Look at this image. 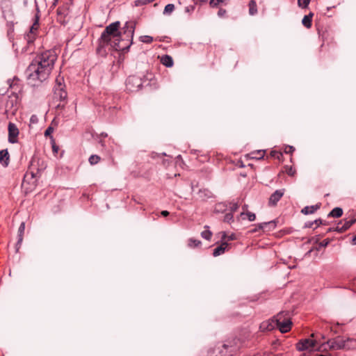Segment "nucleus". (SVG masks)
<instances>
[{
	"label": "nucleus",
	"instance_id": "obj_1",
	"mask_svg": "<svg viewBox=\"0 0 356 356\" xmlns=\"http://www.w3.org/2000/svg\"><path fill=\"white\" fill-rule=\"evenodd\" d=\"M57 54L50 49L38 54L26 69L28 83L32 86H38L45 81L52 71Z\"/></svg>",
	"mask_w": 356,
	"mask_h": 356
},
{
	"label": "nucleus",
	"instance_id": "obj_2",
	"mask_svg": "<svg viewBox=\"0 0 356 356\" xmlns=\"http://www.w3.org/2000/svg\"><path fill=\"white\" fill-rule=\"evenodd\" d=\"M120 25V22L117 21L111 23L106 27L99 38L101 45L104 46L110 44L117 51L124 50L126 48L129 47L132 42L129 44L127 43L125 45H122L120 44L121 41H123L124 39L121 38L122 33L119 31ZM135 28L136 24L134 22H127L125 23L123 27V35L127 38L128 41H132Z\"/></svg>",
	"mask_w": 356,
	"mask_h": 356
},
{
	"label": "nucleus",
	"instance_id": "obj_3",
	"mask_svg": "<svg viewBox=\"0 0 356 356\" xmlns=\"http://www.w3.org/2000/svg\"><path fill=\"white\" fill-rule=\"evenodd\" d=\"M242 346V341L237 337L229 338L218 344L209 352L208 356H234Z\"/></svg>",
	"mask_w": 356,
	"mask_h": 356
},
{
	"label": "nucleus",
	"instance_id": "obj_4",
	"mask_svg": "<svg viewBox=\"0 0 356 356\" xmlns=\"http://www.w3.org/2000/svg\"><path fill=\"white\" fill-rule=\"evenodd\" d=\"M327 347L329 350H333L353 349L356 348V341L351 338L344 339L342 337L338 336L327 340L326 343H321L317 350L319 351L326 350Z\"/></svg>",
	"mask_w": 356,
	"mask_h": 356
},
{
	"label": "nucleus",
	"instance_id": "obj_5",
	"mask_svg": "<svg viewBox=\"0 0 356 356\" xmlns=\"http://www.w3.org/2000/svg\"><path fill=\"white\" fill-rule=\"evenodd\" d=\"M67 102V92L65 90L64 78L58 76L54 86L53 103L57 110H63Z\"/></svg>",
	"mask_w": 356,
	"mask_h": 356
},
{
	"label": "nucleus",
	"instance_id": "obj_6",
	"mask_svg": "<svg viewBox=\"0 0 356 356\" xmlns=\"http://www.w3.org/2000/svg\"><path fill=\"white\" fill-rule=\"evenodd\" d=\"M277 327L282 333H286L291 329L292 321L288 312H281L275 316Z\"/></svg>",
	"mask_w": 356,
	"mask_h": 356
},
{
	"label": "nucleus",
	"instance_id": "obj_7",
	"mask_svg": "<svg viewBox=\"0 0 356 356\" xmlns=\"http://www.w3.org/2000/svg\"><path fill=\"white\" fill-rule=\"evenodd\" d=\"M311 337L312 338L315 337V339H305L299 341L296 343V348L300 351H303L306 350H313L317 346L319 347L321 344L317 336L314 334H312Z\"/></svg>",
	"mask_w": 356,
	"mask_h": 356
},
{
	"label": "nucleus",
	"instance_id": "obj_8",
	"mask_svg": "<svg viewBox=\"0 0 356 356\" xmlns=\"http://www.w3.org/2000/svg\"><path fill=\"white\" fill-rule=\"evenodd\" d=\"M70 3L67 2L59 6L56 10V21L62 25H65L71 19L70 15Z\"/></svg>",
	"mask_w": 356,
	"mask_h": 356
},
{
	"label": "nucleus",
	"instance_id": "obj_9",
	"mask_svg": "<svg viewBox=\"0 0 356 356\" xmlns=\"http://www.w3.org/2000/svg\"><path fill=\"white\" fill-rule=\"evenodd\" d=\"M142 85L141 79L137 76H129L126 81V88L130 92L138 91Z\"/></svg>",
	"mask_w": 356,
	"mask_h": 356
},
{
	"label": "nucleus",
	"instance_id": "obj_10",
	"mask_svg": "<svg viewBox=\"0 0 356 356\" xmlns=\"http://www.w3.org/2000/svg\"><path fill=\"white\" fill-rule=\"evenodd\" d=\"M355 222L356 218H355L350 220H344V222L341 220L337 223V227H334V230L339 233H343L348 230Z\"/></svg>",
	"mask_w": 356,
	"mask_h": 356
},
{
	"label": "nucleus",
	"instance_id": "obj_11",
	"mask_svg": "<svg viewBox=\"0 0 356 356\" xmlns=\"http://www.w3.org/2000/svg\"><path fill=\"white\" fill-rule=\"evenodd\" d=\"M276 227V223L275 221H269L266 222L259 223L256 225L255 228L249 231L250 233L253 234L259 230H263L264 232L266 228H268L267 231L273 230Z\"/></svg>",
	"mask_w": 356,
	"mask_h": 356
},
{
	"label": "nucleus",
	"instance_id": "obj_12",
	"mask_svg": "<svg viewBox=\"0 0 356 356\" xmlns=\"http://www.w3.org/2000/svg\"><path fill=\"white\" fill-rule=\"evenodd\" d=\"M19 130L17 126L12 122L8 124V141L11 143H15L17 141Z\"/></svg>",
	"mask_w": 356,
	"mask_h": 356
},
{
	"label": "nucleus",
	"instance_id": "obj_13",
	"mask_svg": "<svg viewBox=\"0 0 356 356\" xmlns=\"http://www.w3.org/2000/svg\"><path fill=\"white\" fill-rule=\"evenodd\" d=\"M39 29V16L35 15V22L30 29V33L26 35L28 44L33 43L35 40V33Z\"/></svg>",
	"mask_w": 356,
	"mask_h": 356
},
{
	"label": "nucleus",
	"instance_id": "obj_14",
	"mask_svg": "<svg viewBox=\"0 0 356 356\" xmlns=\"http://www.w3.org/2000/svg\"><path fill=\"white\" fill-rule=\"evenodd\" d=\"M284 188L275 191L269 197L268 205L271 207L277 205V203L284 195Z\"/></svg>",
	"mask_w": 356,
	"mask_h": 356
},
{
	"label": "nucleus",
	"instance_id": "obj_15",
	"mask_svg": "<svg viewBox=\"0 0 356 356\" xmlns=\"http://www.w3.org/2000/svg\"><path fill=\"white\" fill-rule=\"evenodd\" d=\"M275 327H277V322L275 321V316L273 317V318L270 319L268 321L263 322L261 325L260 328L263 330H268L271 331L274 330Z\"/></svg>",
	"mask_w": 356,
	"mask_h": 356
},
{
	"label": "nucleus",
	"instance_id": "obj_16",
	"mask_svg": "<svg viewBox=\"0 0 356 356\" xmlns=\"http://www.w3.org/2000/svg\"><path fill=\"white\" fill-rule=\"evenodd\" d=\"M245 219H248L249 221L252 222L254 221L256 219V215L255 213L250 212L249 211H242L239 216L236 218V220L238 221H240L241 220H244Z\"/></svg>",
	"mask_w": 356,
	"mask_h": 356
},
{
	"label": "nucleus",
	"instance_id": "obj_17",
	"mask_svg": "<svg viewBox=\"0 0 356 356\" xmlns=\"http://www.w3.org/2000/svg\"><path fill=\"white\" fill-rule=\"evenodd\" d=\"M321 207V204H316L312 206H307L301 210V213L305 215L312 214Z\"/></svg>",
	"mask_w": 356,
	"mask_h": 356
},
{
	"label": "nucleus",
	"instance_id": "obj_18",
	"mask_svg": "<svg viewBox=\"0 0 356 356\" xmlns=\"http://www.w3.org/2000/svg\"><path fill=\"white\" fill-rule=\"evenodd\" d=\"M265 150H257L250 152L248 156L252 159H262L264 157Z\"/></svg>",
	"mask_w": 356,
	"mask_h": 356
},
{
	"label": "nucleus",
	"instance_id": "obj_19",
	"mask_svg": "<svg viewBox=\"0 0 356 356\" xmlns=\"http://www.w3.org/2000/svg\"><path fill=\"white\" fill-rule=\"evenodd\" d=\"M9 161V154L7 149H2L0 151V162L4 165L7 166Z\"/></svg>",
	"mask_w": 356,
	"mask_h": 356
},
{
	"label": "nucleus",
	"instance_id": "obj_20",
	"mask_svg": "<svg viewBox=\"0 0 356 356\" xmlns=\"http://www.w3.org/2000/svg\"><path fill=\"white\" fill-rule=\"evenodd\" d=\"M35 162V160H33L31 161V164L29 167V171L26 173V175L24 176V179H29V177L31 178H34V177H37V175L39 173V172L38 170H37L36 172H34V163Z\"/></svg>",
	"mask_w": 356,
	"mask_h": 356
},
{
	"label": "nucleus",
	"instance_id": "obj_21",
	"mask_svg": "<svg viewBox=\"0 0 356 356\" xmlns=\"http://www.w3.org/2000/svg\"><path fill=\"white\" fill-rule=\"evenodd\" d=\"M228 246L227 243L224 242L220 245L213 250V255L214 257L219 256L225 252V249Z\"/></svg>",
	"mask_w": 356,
	"mask_h": 356
},
{
	"label": "nucleus",
	"instance_id": "obj_22",
	"mask_svg": "<svg viewBox=\"0 0 356 356\" xmlns=\"http://www.w3.org/2000/svg\"><path fill=\"white\" fill-rule=\"evenodd\" d=\"M161 63L167 67H170L173 65L172 58L169 55H164L161 58Z\"/></svg>",
	"mask_w": 356,
	"mask_h": 356
},
{
	"label": "nucleus",
	"instance_id": "obj_23",
	"mask_svg": "<svg viewBox=\"0 0 356 356\" xmlns=\"http://www.w3.org/2000/svg\"><path fill=\"white\" fill-rule=\"evenodd\" d=\"M313 15L314 14L312 13H309L308 15H305L302 20V24L307 29H309L312 26Z\"/></svg>",
	"mask_w": 356,
	"mask_h": 356
},
{
	"label": "nucleus",
	"instance_id": "obj_24",
	"mask_svg": "<svg viewBox=\"0 0 356 356\" xmlns=\"http://www.w3.org/2000/svg\"><path fill=\"white\" fill-rule=\"evenodd\" d=\"M25 231V223L22 222L18 229V241L17 243V245H20L22 241H23V236Z\"/></svg>",
	"mask_w": 356,
	"mask_h": 356
},
{
	"label": "nucleus",
	"instance_id": "obj_25",
	"mask_svg": "<svg viewBox=\"0 0 356 356\" xmlns=\"http://www.w3.org/2000/svg\"><path fill=\"white\" fill-rule=\"evenodd\" d=\"M343 215V210L340 207L334 208L328 214V217L339 218Z\"/></svg>",
	"mask_w": 356,
	"mask_h": 356
},
{
	"label": "nucleus",
	"instance_id": "obj_26",
	"mask_svg": "<svg viewBox=\"0 0 356 356\" xmlns=\"http://www.w3.org/2000/svg\"><path fill=\"white\" fill-rule=\"evenodd\" d=\"M249 13L254 15L257 13V6L255 0H250L248 3Z\"/></svg>",
	"mask_w": 356,
	"mask_h": 356
},
{
	"label": "nucleus",
	"instance_id": "obj_27",
	"mask_svg": "<svg viewBox=\"0 0 356 356\" xmlns=\"http://www.w3.org/2000/svg\"><path fill=\"white\" fill-rule=\"evenodd\" d=\"M100 160H101L100 156L97 154L91 155L88 159L89 163L91 165H95V164L98 163L100 161Z\"/></svg>",
	"mask_w": 356,
	"mask_h": 356
},
{
	"label": "nucleus",
	"instance_id": "obj_28",
	"mask_svg": "<svg viewBox=\"0 0 356 356\" xmlns=\"http://www.w3.org/2000/svg\"><path fill=\"white\" fill-rule=\"evenodd\" d=\"M227 207V204H225V203H223V202L218 203L216 205L215 211L216 212L222 213L223 211H225L226 210Z\"/></svg>",
	"mask_w": 356,
	"mask_h": 356
},
{
	"label": "nucleus",
	"instance_id": "obj_29",
	"mask_svg": "<svg viewBox=\"0 0 356 356\" xmlns=\"http://www.w3.org/2000/svg\"><path fill=\"white\" fill-rule=\"evenodd\" d=\"M17 99V95H14L13 97H9V99L6 102V111H8L7 108L10 106V108H12L14 106V103H16Z\"/></svg>",
	"mask_w": 356,
	"mask_h": 356
},
{
	"label": "nucleus",
	"instance_id": "obj_30",
	"mask_svg": "<svg viewBox=\"0 0 356 356\" xmlns=\"http://www.w3.org/2000/svg\"><path fill=\"white\" fill-rule=\"evenodd\" d=\"M229 207L230 213H233L234 212L238 210V209L239 208V204L238 202H229Z\"/></svg>",
	"mask_w": 356,
	"mask_h": 356
},
{
	"label": "nucleus",
	"instance_id": "obj_31",
	"mask_svg": "<svg viewBox=\"0 0 356 356\" xmlns=\"http://www.w3.org/2000/svg\"><path fill=\"white\" fill-rule=\"evenodd\" d=\"M201 244V241L197 239L190 238L188 240V245L190 248H196Z\"/></svg>",
	"mask_w": 356,
	"mask_h": 356
},
{
	"label": "nucleus",
	"instance_id": "obj_32",
	"mask_svg": "<svg viewBox=\"0 0 356 356\" xmlns=\"http://www.w3.org/2000/svg\"><path fill=\"white\" fill-rule=\"evenodd\" d=\"M322 220L317 219L312 222H308L305 224L306 227L311 228L313 227L314 225H316V227H318L321 224H322Z\"/></svg>",
	"mask_w": 356,
	"mask_h": 356
},
{
	"label": "nucleus",
	"instance_id": "obj_33",
	"mask_svg": "<svg viewBox=\"0 0 356 356\" xmlns=\"http://www.w3.org/2000/svg\"><path fill=\"white\" fill-rule=\"evenodd\" d=\"M223 221L225 222H227V223H232L234 222V216H233V213H227L224 216V218H223Z\"/></svg>",
	"mask_w": 356,
	"mask_h": 356
},
{
	"label": "nucleus",
	"instance_id": "obj_34",
	"mask_svg": "<svg viewBox=\"0 0 356 356\" xmlns=\"http://www.w3.org/2000/svg\"><path fill=\"white\" fill-rule=\"evenodd\" d=\"M285 172L289 176H294L296 173V170L292 166H286L285 167Z\"/></svg>",
	"mask_w": 356,
	"mask_h": 356
},
{
	"label": "nucleus",
	"instance_id": "obj_35",
	"mask_svg": "<svg viewBox=\"0 0 356 356\" xmlns=\"http://www.w3.org/2000/svg\"><path fill=\"white\" fill-rule=\"evenodd\" d=\"M270 156L273 158L280 160L282 157V153L278 151L273 150L270 152Z\"/></svg>",
	"mask_w": 356,
	"mask_h": 356
},
{
	"label": "nucleus",
	"instance_id": "obj_36",
	"mask_svg": "<svg viewBox=\"0 0 356 356\" xmlns=\"http://www.w3.org/2000/svg\"><path fill=\"white\" fill-rule=\"evenodd\" d=\"M175 10V5L169 3L165 6L164 14H170Z\"/></svg>",
	"mask_w": 356,
	"mask_h": 356
},
{
	"label": "nucleus",
	"instance_id": "obj_37",
	"mask_svg": "<svg viewBox=\"0 0 356 356\" xmlns=\"http://www.w3.org/2000/svg\"><path fill=\"white\" fill-rule=\"evenodd\" d=\"M201 236L207 240H210L212 236V232L210 230L207 229L202 232Z\"/></svg>",
	"mask_w": 356,
	"mask_h": 356
},
{
	"label": "nucleus",
	"instance_id": "obj_38",
	"mask_svg": "<svg viewBox=\"0 0 356 356\" xmlns=\"http://www.w3.org/2000/svg\"><path fill=\"white\" fill-rule=\"evenodd\" d=\"M140 41L144 43L149 44L152 42L153 38L149 35H143L140 37Z\"/></svg>",
	"mask_w": 356,
	"mask_h": 356
},
{
	"label": "nucleus",
	"instance_id": "obj_39",
	"mask_svg": "<svg viewBox=\"0 0 356 356\" xmlns=\"http://www.w3.org/2000/svg\"><path fill=\"white\" fill-rule=\"evenodd\" d=\"M222 2H224V0H210L209 6L212 8H216Z\"/></svg>",
	"mask_w": 356,
	"mask_h": 356
},
{
	"label": "nucleus",
	"instance_id": "obj_40",
	"mask_svg": "<svg viewBox=\"0 0 356 356\" xmlns=\"http://www.w3.org/2000/svg\"><path fill=\"white\" fill-rule=\"evenodd\" d=\"M51 140L52 151L54 154H57L59 150V147L58 145H56V144L55 143V140L54 139L53 136H51Z\"/></svg>",
	"mask_w": 356,
	"mask_h": 356
},
{
	"label": "nucleus",
	"instance_id": "obj_41",
	"mask_svg": "<svg viewBox=\"0 0 356 356\" xmlns=\"http://www.w3.org/2000/svg\"><path fill=\"white\" fill-rule=\"evenodd\" d=\"M310 2V0H298V6L302 8H307Z\"/></svg>",
	"mask_w": 356,
	"mask_h": 356
},
{
	"label": "nucleus",
	"instance_id": "obj_42",
	"mask_svg": "<svg viewBox=\"0 0 356 356\" xmlns=\"http://www.w3.org/2000/svg\"><path fill=\"white\" fill-rule=\"evenodd\" d=\"M284 151L286 154H292L295 151V148L293 146L287 145Z\"/></svg>",
	"mask_w": 356,
	"mask_h": 356
},
{
	"label": "nucleus",
	"instance_id": "obj_43",
	"mask_svg": "<svg viewBox=\"0 0 356 356\" xmlns=\"http://www.w3.org/2000/svg\"><path fill=\"white\" fill-rule=\"evenodd\" d=\"M54 131V128L51 126H49L44 131V136H49L51 138V134Z\"/></svg>",
	"mask_w": 356,
	"mask_h": 356
},
{
	"label": "nucleus",
	"instance_id": "obj_44",
	"mask_svg": "<svg viewBox=\"0 0 356 356\" xmlns=\"http://www.w3.org/2000/svg\"><path fill=\"white\" fill-rule=\"evenodd\" d=\"M330 241L331 240L330 238H326L319 243V247L325 248L330 243Z\"/></svg>",
	"mask_w": 356,
	"mask_h": 356
},
{
	"label": "nucleus",
	"instance_id": "obj_45",
	"mask_svg": "<svg viewBox=\"0 0 356 356\" xmlns=\"http://www.w3.org/2000/svg\"><path fill=\"white\" fill-rule=\"evenodd\" d=\"M227 13V10L224 8H220L218 12V15L220 17H224Z\"/></svg>",
	"mask_w": 356,
	"mask_h": 356
},
{
	"label": "nucleus",
	"instance_id": "obj_46",
	"mask_svg": "<svg viewBox=\"0 0 356 356\" xmlns=\"http://www.w3.org/2000/svg\"><path fill=\"white\" fill-rule=\"evenodd\" d=\"M195 6H188L186 7L185 11L186 13H191L195 10Z\"/></svg>",
	"mask_w": 356,
	"mask_h": 356
},
{
	"label": "nucleus",
	"instance_id": "obj_47",
	"mask_svg": "<svg viewBox=\"0 0 356 356\" xmlns=\"http://www.w3.org/2000/svg\"><path fill=\"white\" fill-rule=\"evenodd\" d=\"M19 79H14L13 81H12V83H10V87L11 88H13L15 85H17V83H15V81H18Z\"/></svg>",
	"mask_w": 356,
	"mask_h": 356
},
{
	"label": "nucleus",
	"instance_id": "obj_48",
	"mask_svg": "<svg viewBox=\"0 0 356 356\" xmlns=\"http://www.w3.org/2000/svg\"><path fill=\"white\" fill-rule=\"evenodd\" d=\"M99 143L101 144L102 147H105L106 145H105L104 139L101 138L99 140Z\"/></svg>",
	"mask_w": 356,
	"mask_h": 356
},
{
	"label": "nucleus",
	"instance_id": "obj_49",
	"mask_svg": "<svg viewBox=\"0 0 356 356\" xmlns=\"http://www.w3.org/2000/svg\"><path fill=\"white\" fill-rule=\"evenodd\" d=\"M161 215L163 216H168L169 215V212L168 211H162Z\"/></svg>",
	"mask_w": 356,
	"mask_h": 356
},
{
	"label": "nucleus",
	"instance_id": "obj_50",
	"mask_svg": "<svg viewBox=\"0 0 356 356\" xmlns=\"http://www.w3.org/2000/svg\"><path fill=\"white\" fill-rule=\"evenodd\" d=\"M143 0H137V1H136V6H141V5H143Z\"/></svg>",
	"mask_w": 356,
	"mask_h": 356
},
{
	"label": "nucleus",
	"instance_id": "obj_51",
	"mask_svg": "<svg viewBox=\"0 0 356 356\" xmlns=\"http://www.w3.org/2000/svg\"><path fill=\"white\" fill-rule=\"evenodd\" d=\"M351 243L353 245H356V234L353 237Z\"/></svg>",
	"mask_w": 356,
	"mask_h": 356
},
{
	"label": "nucleus",
	"instance_id": "obj_52",
	"mask_svg": "<svg viewBox=\"0 0 356 356\" xmlns=\"http://www.w3.org/2000/svg\"><path fill=\"white\" fill-rule=\"evenodd\" d=\"M99 136L104 138H106L108 135L106 133H102Z\"/></svg>",
	"mask_w": 356,
	"mask_h": 356
},
{
	"label": "nucleus",
	"instance_id": "obj_53",
	"mask_svg": "<svg viewBox=\"0 0 356 356\" xmlns=\"http://www.w3.org/2000/svg\"><path fill=\"white\" fill-rule=\"evenodd\" d=\"M242 209H243V211H248V205H246V204L243 205L242 207Z\"/></svg>",
	"mask_w": 356,
	"mask_h": 356
},
{
	"label": "nucleus",
	"instance_id": "obj_54",
	"mask_svg": "<svg viewBox=\"0 0 356 356\" xmlns=\"http://www.w3.org/2000/svg\"><path fill=\"white\" fill-rule=\"evenodd\" d=\"M318 356H332V355L330 353H325V354L318 355Z\"/></svg>",
	"mask_w": 356,
	"mask_h": 356
},
{
	"label": "nucleus",
	"instance_id": "obj_55",
	"mask_svg": "<svg viewBox=\"0 0 356 356\" xmlns=\"http://www.w3.org/2000/svg\"><path fill=\"white\" fill-rule=\"evenodd\" d=\"M58 1H59V0H54V2H53L52 6H56V4L58 3Z\"/></svg>",
	"mask_w": 356,
	"mask_h": 356
},
{
	"label": "nucleus",
	"instance_id": "obj_56",
	"mask_svg": "<svg viewBox=\"0 0 356 356\" xmlns=\"http://www.w3.org/2000/svg\"><path fill=\"white\" fill-rule=\"evenodd\" d=\"M327 232H336V231L334 230V228H329Z\"/></svg>",
	"mask_w": 356,
	"mask_h": 356
},
{
	"label": "nucleus",
	"instance_id": "obj_57",
	"mask_svg": "<svg viewBox=\"0 0 356 356\" xmlns=\"http://www.w3.org/2000/svg\"><path fill=\"white\" fill-rule=\"evenodd\" d=\"M300 356H310V354L309 353H303L302 355Z\"/></svg>",
	"mask_w": 356,
	"mask_h": 356
},
{
	"label": "nucleus",
	"instance_id": "obj_58",
	"mask_svg": "<svg viewBox=\"0 0 356 356\" xmlns=\"http://www.w3.org/2000/svg\"><path fill=\"white\" fill-rule=\"evenodd\" d=\"M234 238V237L233 236H231L229 237V239H231V240H233Z\"/></svg>",
	"mask_w": 356,
	"mask_h": 356
}]
</instances>
